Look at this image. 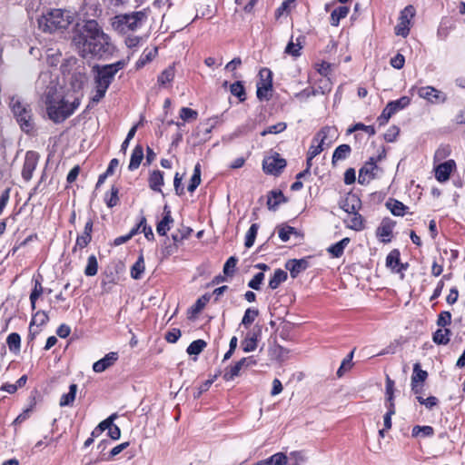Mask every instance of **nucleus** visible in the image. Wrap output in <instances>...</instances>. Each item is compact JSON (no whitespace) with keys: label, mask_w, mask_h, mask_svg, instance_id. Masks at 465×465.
<instances>
[{"label":"nucleus","mask_w":465,"mask_h":465,"mask_svg":"<svg viewBox=\"0 0 465 465\" xmlns=\"http://www.w3.org/2000/svg\"><path fill=\"white\" fill-rule=\"evenodd\" d=\"M78 43H83V57L88 54L102 55L110 51L111 38L95 20H88L83 26V34L79 36Z\"/></svg>","instance_id":"2"},{"label":"nucleus","mask_w":465,"mask_h":465,"mask_svg":"<svg viewBox=\"0 0 465 465\" xmlns=\"http://www.w3.org/2000/svg\"><path fill=\"white\" fill-rule=\"evenodd\" d=\"M173 223V219L171 214L170 208L165 205L163 207V219L158 223L156 226V232L159 235H165L167 232L171 229V224Z\"/></svg>","instance_id":"19"},{"label":"nucleus","mask_w":465,"mask_h":465,"mask_svg":"<svg viewBox=\"0 0 465 465\" xmlns=\"http://www.w3.org/2000/svg\"><path fill=\"white\" fill-rule=\"evenodd\" d=\"M259 225L257 223H252L249 228L246 236L244 245L246 248H251L255 241L257 232H258Z\"/></svg>","instance_id":"46"},{"label":"nucleus","mask_w":465,"mask_h":465,"mask_svg":"<svg viewBox=\"0 0 465 465\" xmlns=\"http://www.w3.org/2000/svg\"><path fill=\"white\" fill-rule=\"evenodd\" d=\"M210 300V297L208 295H203L202 297H200L196 302L194 303V305L192 307V312L193 313H198L200 312L204 307L205 305L207 304V302H209Z\"/></svg>","instance_id":"63"},{"label":"nucleus","mask_w":465,"mask_h":465,"mask_svg":"<svg viewBox=\"0 0 465 465\" xmlns=\"http://www.w3.org/2000/svg\"><path fill=\"white\" fill-rule=\"evenodd\" d=\"M450 154V148L448 145L440 146L434 153V162H441Z\"/></svg>","instance_id":"60"},{"label":"nucleus","mask_w":465,"mask_h":465,"mask_svg":"<svg viewBox=\"0 0 465 465\" xmlns=\"http://www.w3.org/2000/svg\"><path fill=\"white\" fill-rule=\"evenodd\" d=\"M206 345L207 344L203 340L199 339V340L193 341L187 347L186 352L189 355H198L203 351V349L206 347Z\"/></svg>","instance_id":"40"},{"label":"nucleus","mask_w":465,"mask_h":465,"mask_svg":"<svg viewBox=\"0 0 465 465\" xmlns=\"http://www.w3.org/2000/svg\"><path fill=\"white\" fill-rule=\"evenodd\" d=\"M149 13V9H143L130 14L118 15L114 17L112 25L120 34L136 31L147 21Z\"/></svg>","instance_id":"4"},{"label":"nucleus","mask_w":465,"mask_h":465,"mask_svg":"<svg viewBox=\"0 0 465 465\" xmlns=\"http://www.w3.org/2000/svg\"><path fill=\"white\" fill-rule=\"evenodd\" d=\"M126 64L124 60H121L111 64L94 67L96 71L94 76L95 84L108 88L116 73L124 68Z\"/></svg>","instance_id":"6"},{"label":"nucleus","mask_w":465,"mask_h":465,"mask_svg":"<svg viewBox=\"0 0 465 465\" xmlns=\"http://www.w3.org/2000/svg\"><path fill=\"white\" fill-rule=\"evenodd\" d=\"M350 241L348 237L343 238L335 244L331 245L327 251L332 257L339 258L343 254L344 249L350 243Z\"/></svg>","instance_id":"23"},{"label":"nucleus","mask_w":465,"mask_h":465,"mask_svg":"<svg viewBox=\"0 0 465 465\" xmlns=\"http://www.w3.org/2000/svg\"><path fill=\"white\" fill-rule=\"evenodd\" d=\"M242 347L244 352L253 351L257 348L256 334H248L246 338L242 341Z\"/></svg>","instance_id":"37"},{"label":"nucleus","mask_w":465,"mask_h":465,"mask_svg":"<svg viewBox=\"0 0 465 465\" xmlns=\"http://www.w3.org/2000/svg\"><path fill=\"white\" fill-rule=\"evenodd\" d=\"M49 321V317L45 311L36 312L31 321V325H44Z\"/></svg>","instance_id":"59"},{"label":"nucleus","mask_w":465,"mask_h":465,"mask_svg":"<svg viewBox=\"0 0 465 465\" xmlns=\"http://www.w3.org/2000/svg\"><path fill=\"white\" fill-rule=\"evenodd\" d=\"M283 201L284 196L281 191H272L268 195L267 206L270 210H275Z\"/></svg>","instance_id":"28"},{"label":"nucleus","mask_w":465,"mask_h":465,"mask_svg":"<svg viewBox=\"0 0 465 465\" xmlns=\"http://www.w3.org/2000/svg\"><path fill=\"white\" fill-rule=\"evenodd\" d=\"M74 21L73 14L68 10L53 9L38 19V25L44 32H54L65 29Z\"/></svg>","instance_id":"3"},{"label":"nucleus","mask_w":465,"mask_h":465,"mask_svg":"<svg viewBox=\"0 0 465 465\" xmlns=\"http://www.w3.org/2000/svg\"><path fill=\"white\" fill-rule=\"evenodd\" d=\"M351 216L345 220L347 227L355 231H361L363 228V219L358 213L350 214Z\"/></svg>","instance_id":"30"},{"label":"nucleus","mask_w":465,"mask_h":465,"mask_svg":"<svg viewBox=\"0 0 465 465\" xmlns=\"http://www.w3.org/2000/svg\"><path fill=\"white\" fill-rule=\"evenodd\" d=\"M198 117V113L188 107H182L180 110V118L183 122L194 121Z\"/></svg>","instance_id":"54"},{"label":"nucleus","mask_w":465,"mask_h":465,"mask_svg":"<svg viewBox=\"0 0 465 465\" xmlns=\"http://www.w3.org/2000/svg\"><path fill=\"white\" fill-rule=\"evenodd\" d=\"M258 314H259L258 310L248 308L245 311L244 315L242 319V324H243L246 327L251 325L255 321Z\"/></svg>","instance_id":"53"},{"label":"nucleus","mask_w":465,"mask_h":465,"mask_svg":"<svg viewBox=\"0 0 465 465\" xmlns=\"http://www.w3.org/2000/svg\"><path fill=\"white\" fill-rule=\"evenodd\" d=\"M149 187L155 192H162V185H163V173L156 170L153 171L149 177Z\"/></svg>","instance_id":"21"},{"label":"nucleus","mask_w":465,"mask_h":465,"mask_svg":"<svg viewBox=\"0 0 465 465\" xmlns=\"http://www.w3.org/2000/svg\"><path fill=\"white\" fill-rule=\"evenodd\" d=\"M287 280V272L282 269L274 271L272 277L269 281V287L275 290L279 285Z\"/></svg>","instance_id":"27"},{"label":"nucleus","mask_w":465,"mask_h":465,"mask_svg":"<svg viewBox=\"0 0 465 465\" xmlns=\"http://www.w3.org/2000/svg\"><path fill=\"white\" fill-rule=\"evenodd\" d=\"M351 152V147L348 144H341L338 146L332 155V163L334 164L337 161L344 160L347 158Z\"/></svg>","instance_id":"38"},{"label":"nucleus","mask_w":465,"mask_h":465,"mask_svg":"<svg viewBox=\"0 0 465 465\" xmlns=\"http://www.w3.org/2000/svg\"><path fill=\"white\" fill-rule=\"evenodd\" d=\"M360 205V200L355 195H351L346 198L345 202L341 205V208L349 214H352L357 213Z\"/></svg>","instance_id":"25"},{"label":"nucleus","mask_w":465,"mask_h":465,"mask_svg":"<svg viewBox=\"0 0 465 465\" xmlns=\"http://www.w3.org/2000/svg\"><path fill=\"white\" fill-rule=\"evenodd\" d=\"M411 103V99L408 96H402L398 100L391 101L387 104L396 114L398 111L404 109Z\"/></svg>","instance_id":"45"},{"label":"nucleus","mask_w":465,"mask_h":465,"mask_svg":"<svg viewBox=\"0 0 465 465\" xmlns=\"http://www.w3.org/2000/svg\"><path fill=\"white\" fill-rule=\"evenodd\" d=\"M428 377V373L420 368V363H415L413 367V374L411 377L412 383L423 382Z\"/></svg>","instance_id":"48"},{"label":"nucleus","mask_w":465,"mask_h":465,"mask_svg":"<svg viewBox=\"0 0 465 465\" xmlns=\"http://www.w3.org/2000/svg\"><path fill=\"white\" fill-rule=\"evenodd\" d=\"M400 262V252L398 250H392L386 258V266L395 272L397 266Z\"/></svg>","instance_id":"41"},{"label":"nucleus","mask_w":465,"mask_h":465,"mask_svg":"<svg viewBox=\"0 0 465 465\" xmlns=\"http://www.w3.org/2000/svg\"><path fill=\"white\" fill-rule=\"evenodd\" d=\"M39 161V154L35 151H28L25 154L22 170V176L25 181H30Z\"/></svg>","instance_id":"11"},{"label":"nucleus","mask_w":465,"mask_h":465,"mask_svg":"<svg viewBox=\"0 0 465 465\" xmlns=\"http://www.w3.org/2000/svg\"><path fill=\"white\" fill-rule=\"evenodd\" d=\"M236 264H237V258H235L234 256L230 257L226 261L225 264L223 265V273L226 275H232L234 269L236 267Z\"/></svg>","instance_id":"62"},{"label":"nucleus","mask_w":465,"mask_h":465,"mask_svg":"<svg viewBox=\"0 0 465 465\" xmlns=\"http://www.w3.org/2000/svg\"><path fill=\"white\" fill-rule=\"evenodd\" d=\"M376 162L377 160L371 157L360 169L358 181L361 184L368 183L371 180L377 176L378 166Z\"/></svg>","instance_id":"10"},{"label":"nucleus","mask_w":465,"mask_h":465,"mask_svg":"<svg viewBox=\"0 0 465 465\" xmlns=\"http://www.w3.org/2000/svg\"><path fill=\"white\" fill-rule=\"evenodd\" d=\"M143 158V149L141 145H136L134 147V149L133 150V153L131 155L130 163L128 166L129 170L134 171V170L137 169L140 166Z\"/></svg>","instance_id":"22"},{"label":"nucleus","mask_w":465,"mask_h":465,"mask_svg":"<svg viewBox=\"0 0 465 465\" xmlns=\"http://www.w3.org/2000/svg\"><path fill=\"white\" fill-rule=\"evenodd\" d=\"M260 81L257 83V96L259 99H269L268 92L272 90V72L263 68L259 73Z\"/></svg>","instance_id":"9"},{"label":"nucleus","mask_w":465,"mask_h":465,"mask_svg":"<svg viewBox=\"0 0 465 465\" xmlns=\"http://www.w3.org/2000/svg\"><path fill=\"white\" fill-rule=\"evenodd\" d=\"M350 8L346 5H340L336 7L332 12L331 13V25L332 26H338L340 24V21L343 18H345L349 14Z\"/></svg>","instance_id":"20"},{"label":"nucleus","mask_w":465,"mask_h":465,"mask_svg":"<svg viewBox=\"0 0 465 465\" xmlns=\"http://www.w3.org/2000/svg\"><path fill=\"white\" fill-rule=\"evenodd\" d=\"M295 228L289 225H282L278 227V235L282 242H288L292 234H296Z\"/></svg>","instance_id":"47"},{"label":"nucleus","mask_w":465,"mask_h":465,"mask_svg":"<svg viewBox=\"0 0 465 465\" xmlns=\"http://www.w3.org/2000/svg\"><path fill=\"white\" fill-rule=\"evenodd\" d=\"M418 94L430 103H443L446 100V95L432 86L419 88Z\"/></svg>","instance_id":"12"},{"label":"nucleus","mask_w":465,"mask_h":465,"mask_svg":"<svg viewBox=\"0 0 465 465\" xmlns=\"http://www.w3.org/2000/svg\"><path fill=\"white\" fill-rule=\"evenodd\" d=\"M450 334L449 329H439L433 334V341L437 344H447L450 341Z\"/></svg>","instance_id":"39"},{"label":"nucleus","mask_w":465,"mask_h":465,"mask_svg":"<svg viewBox=\"0 0 465 465\" xmlns=\"http://www.w3.org/2000/svg\"><path fill=\"white\" fill-rule=\"evenodd\" d=\"M44 288L40 281L35 280L34 289L30 294V302L32 310L35 309V302L37 299L43 294Z\"/></svg>","instance_id":"42"},{"label":"nucleus","mask_w":465,"mask_h":465,"mask_svg":"<svg viewBox=\"0 0 465 465\" xmlns=\"http://www.w3.org/2000/svg\"><path fill=\"white\" fill-rule=\"evenodd\" d=\"M118 360V353L111 351L107 353L104 358L95 361L93 365L94 372L100 373L104 371L109 367L113 366Z\"/></svg>","instance_id":"16"},{"label":"nucleus","mask_w":465,"mask_h":465,"mask_svg":"<svg viewBox=\"0 0 465 465\" xmlns=\"http://www.w3.org/2000/svg\"><path fill=\"white\" fill-rule=\"evenodd\" d=\"M394 226V221L389 218L382 220L381 225L378 227L376 231L377 236L381 239L382 242H391V235L392 233Z\"/></svg>","instance_id":"15"},{"label":"nucleus","mask_w":465,"mask_h":465,"mask_svg":"<svg viewBox=\"0 0 465 465\" xmlns=\"http://www.w3.org/2000/svg\"><path fill=\"white\" fill-rule=\"evenodd\" d=\"M9 106L21 130L25 134H31L35 130V122L30 105L20 97L12 96Z\"/></svg>","instance_id":"5"},{"label":"nucleus","mask_w":465,"mask_h":465,"mask_svg":"<svg viewBox=\"0 0 465 465\" xmlns=\"http://www.w3.org/2000/svg\"><path fill=\"white\" fill-rule=\"evenodd\" d=\"M37 88L43 89L45 96L46 112L48 117L54 123H62L72 115L81 104V99L75 97L68 101L55 93V84L51 81L49 72L40 74L37 80Z\"/></svg>","instance_id":"1"},{"label":"nucleus","mask_w":465,"mask_h":465,"mask_svg":"<svg viewBox=\"0 0 465 465\" xmlns=\"http://www.w3.org/2000/svg\"><path fill=\"white\" fill-rule=\"evenodd\" d=\"M352 358H353V351L351 352H350L346 356V358L343 359L340 368L338 369L337 376L339 378L342 377L343 374L351 368V366H352V363H351Z\"/></svg>","instance_id":"52"},{"label":"nucleus","mask_w":465,"mask_h":465,"mask_svg":"<svg viewBox=\"0 0 465 465\" xmlns=\"http://www.w3.org/2000/svg\"><path fill=\"white\" fill-rule=\"evenodd\" d=\"M385 393H386V407L391 406L395 407L394 404V381L387 376L386 378V386H385Z\"/></svg>","instance_id":"36"},{"label":"nucleus","mask_w":465,"mask_h":465,"mask_svg":"<svg viewBox=\"0 0 465 465\" xmlns=\"http://www.w3.org/2000/svg\"><path fill=\"white\" fill-rule=\"evenodd\" d=\"M287 462V457L282 452L273 454L268 459L262 460L259 465H284Z\"/></svg>","instance_id":"29"},{"label":"nucleus","mask_w":465,"mask_h":465,"mask_svg":"<svg viewBox=\"0 0 465 465\" xmlns=\"http://www.w3.org/2000/svg\"><path fill=\"white\" fill-rule=\"evenodd\" d=\"M242 369H243V367L239 361H237L234 365L225 370L223 379L227 381H232L235 377L240 375V371Z\"/></svg>","instance_id":"44"},{"label":"nucleus","mask_w":465,"mask_h":465,"mask_svg":"<svg viewBox=\"0 0 465 465\" xmlns=\"http://www.w3.org/2000/svg\"><path fill=\"white\" fill-rule=\"evenodd\" d=\"M158 53L157 47H154L153 49H145L138 61L136 62V68L140 69L143 67L147 63L151 62Z\"/></svg>","instance_id":"26"},{"label":"nucleus","mask_w":465,"mask_h":465,"mask_svg":"<svg viewBox=\"0 0 465 465\" xmlns=\"http://www.w3.org/2000/svg\"><path fill=\"white\" fill-rule=\"evenodd\" d=\"M6 343L8 345V348L12 351H19L20 349V343H21V338L20 335L16 332H13L7 336Z\"/></svg>","instance_id":"50"},{"label":"nucleus","mask_w":465,"mask_h":465,"mask_svg":"<svg viewBox=\"0 0 465 465\" xmlns=\"http://www.w3.org/2000/svg\"><path fill=\"white\" fill-rule=\"evenodd\" d=\"M456 169V163L454 160H448L444 163L438 164L435 167V178L444 183L450 179V173Z\"/></svg>","instance_id":"13"},{"label":"nucleus","mask_w":465,"mask_h":465,"mask_svg":"<svg viewBox=\"0 0 465 465\" xmlns=\"http://www.w3.org/2000/svg\"><path fill=\"white\" fill-rule=\"evenodd\" d=\"M144 269H145L144 259H143V254H141L131 269L132 278H134L135 280L141 279V277L144 272Z\"/></svg>","instance_id":"35"},{"label":"nucleus","mask_w":465,"mask_h":465,"mask_svg":"<svg viewBox=\"0 0 465 465\" xmlns=\"http://www.w3.org/2000/svg\"><path fill=\"white\" fill-rule=\"evenodd\" d=\"M118 193H119V190L117 187L113 186L111 188L110 194H107L105 196V202H106V204L108 207L112 208L118 203V201H119Z\"/></svg>","instance_id":"57"},{"label":"nucleus","mask_w":465,"mask_h":465,"mask_svg":"<svg viewBox=\"0 0 465 465\" xmlns=\"http://www.w3.org/2000/svg\"><path fill=\"white\" fill-rule=\"evenodd\" d=\"M309 266L308 261L306 259H292L289 260L285 268L290 272L292 278H296L302 272L305 271Z\"/></svg>","instance_id":"17"},{"label":"nucleus","mask_w":465,"mask_h":465,"mask_svg":"<svg viewBox=\"0 0 465 465\" xmlns=\"http://www.w3.org/2000/svg\"><path fill=\"white\" fill-rule=\"evenodd\" d=\"M76 392H77V385L76 384H71L70 387H69L68 393H65V394L62 395V397L60 399L59 405L61 407L72 405L73 402L74 401V399H75V396H76Z\"/></svg>","instance_id":"31"},{"label":"nucleus","mask_w":465,"mask_h":465,"mask_svg":"<svg viewBox=\"0 0 465 465\" xmlns=\"http://www.w3.org/2000/svg\"><path fill=\"white\" fill-rule=\"evenodd\" d=\"M286 166V160L277 153L267 156L262 161L263 171L272 175H279Z\"/></svg>","instance_id":"8"},{"label":"nucleus","mask_w":465,"mask_h":465,"mask_svg":"<svg viewBox=\"0 0 465 465\" xmlns=\"http://www.w3.org/2000/svg\"><path fill=\"white\" fill-rule=\"evenodd\" d=\"M302 49L301 40L300 38L296 39V42L294 43L292 39L288 43V45L285 47V53L292 55L294 57H297L300 55V50Z\"/></svg>","instance_id":"49"},{"label":"nucleus","mask_w":465,"mask_h":465,"mask_svg":"<svg viewBox=\"0 0 465 465\" xmlns=\"http://www.w3.org/2000/svg\"><path fill=\"white\" fill-rule=\"evenodd\" d=\"M337 131L333 127H323L313 138V142L320 143L324 148L329 147L336 137Z\"/></svg>","instance_id":"14"},{"label":"nucleus","mask_w":465,"mask_h":465,"mask_svg":"<svg viewBox=\"0 0 465 465\" xmlns=\"http://www.w3.org/2000/svg\"><path fill=\"white\" fill-rule=\"evenodd\" d=\"M434 434V429L431 426H420L416 425L411 430V436L417 437H432Z\"/></svg>","instance_id":"34"},{"label":"nucleus","mask_w":465,"mask_h":465,"mask_svg":"<svg viewBox=\"0 0 465 465\" xmlns=\"http://www.w3.org/2000/svg\"><path fill=\"white\" fill-rule=\"evenodd\" d=\"M359 130H361V131H364L366 132L369 135H374L375 134V129L373 126L371 125H365L361 123H358L356 124H354L353 126L350 127L348 130H347V133L348 134H351L355 131H359Z\"/></svg>","instance_id":"58"},{"label":"nucleus","mask_w":465,"mask_h":465,"mask_svg":"<svg viewBox=\"0 0 465 465\" xmlns=\"http://www.w3.org/2000/svg\"><path fill=\"white\" fill-rule=\"evenodd\" d=\"M107 89L108 88L103 87V86H101L99 84H95L94 94L91 97V101H90V104H89L88 107L92 106L91 104H97V103H99L104 98V96L105 95V93H106Z\"/></svg>","instance_id":"56"},{"label":"nucleus","mask_w":465,"mask_h":465,"mask_svg":"<svg viewBox=\"0 0 465 465\" xmlns=\"http://www.w3.org/2000/svg\"><path fill=\"white\" fill-rule=\"evenodd\" d=\"M394 111L389 106L386 105V107L381 112V115L378 117L377 121L380 125L386 124L390 118L394 114Z\"/></svg>","instance_id":"61"},{"label":"nucleus","mask_w":465,"mask_h":465,"mask_svg":"<svg viewBox=\"0 0 465 465\" xmlns=\"http://www.w3.org/2000/svg\"><path fill=\"white\" fill-rule=\"evenodd\" d=\"M230 91L232 94L238 97L241 102L246 99L245 89L242 82L237 81L231 84Z\"/></svg>","instance_id":"43"},{"label":"nucleus","mask_w":465,"mask_h":465,"mask_svg":"<svg viewBox=\"0 0 465 465\" xmlns=\"http://www.w3.org/2000/svg\"><path fill=\"white\" fill-rule=\"evenodd\" d=\"M386 206L391 212V213L396 216H403L406 209L408 208L401 202L395 199H390L386 203Z\"/></svg>","instance_id":"24"},{"label":"nucleus","mask_w":465,"mask_h":465,"mask_svg":"<svg viewBox=\"0 0 465 465\" xmlns=\"http://www.w3.org/2000/svg\"><path fill=\"white\" fill-rule=\"evenodd\" d=\"M92 232H93V221L88 220L84 225V232L76 238L75 246L74 247V251L76 248L84 249L86 247L92 240Z\"/></svg>","instance_id":"18"},{"label":"nucleus","mask_w":465,"mask_h":465,"mask_svg":"<svg viewBox=\"0 0 465 465\" xmlns=\"http://www.w3.org/2000/svg\"><path fill=\"white\" fill-rule=\"evenodd\" d=\"M264 279V273L259 272L253 276V278L248 282V286L253 290H260L261 284Z\"/></svg>","instance_id":"64"},{"label":"nucleus","mask_w":465,"mask_h":465,"mask_svg":"<svg viewBox=\"0 0 465 465\" xmlns=\"http://www.w3.org/2000/svg\"><path fill=\"white\" fill-rule=\"evenodd\" d=\"M416 11L413 5H409L401 11L399 22L395 26V34L397 35L407 37L410 34L411 21L415 16Z\"/></svg>","instance_id":"7"},{"label":"nucleus","mask_w":465,"mask_h":465,"mask_svg":"<svg viewBox=\"0 0 465 465\" xmlns=\"http://www.w3.org/2000/svg\"><path fill=\"white\" fill-rule=\"evenodd\" d=\"M175 75L174 65H170L166 69H164L161 74L158 76V84L160 85H165L166 84L171 83Z\"/></svg>","instance_id":"33"},{"label":"nucleus","mask_w":465,"mask_h":465,"mask_svg":"<svg viewBox=\"0 0 465 465\" xmlns=\"http://www.w3.org/2000/svg\"><path fill=\"white\" fill-rule=\"evenodd\" d=\"M286 127H287V125L285 123L280 122V123H277L276 124H272V125L267 127L266 129H264L261 133V135L265 136L269 134H280V133L283 132L286 129Z\"/></svg>","instance_id":"55"},{"label":"nucleus","mask_w":465,"mask_h":465,"mask_svg":"<svg viewBox=\"0 0 465 465\" xmlns=\"http://www.w3.org/2000/svg\"><path fill=\"white\" fill-rule=\"evenodd\" d=\"M145 223V218H142L140 223L135 227V228H133L129 233L125 234V235H123V236H119V237H116L114 240V246H119L121 244H124L125 242H127L129 240H131L139 231V229L141 228V225Z\"/></svg>","instance_id":"32"},{"label":"nucleus","mask_w":465,"mask_h":465,"mask_svg":"<svg viewBox=\"0 0 465 465\" xmlns=\"http://www.w3.org/2000/svg\"><path fill=\"white\" fill-rule=\"evenodd\" d=\"M98 271V263L96 257L94 255L89 256L87 260V265L84 269V273L86 276H94Z\"/></svg>","instance_id":"51"}]
</instances>
